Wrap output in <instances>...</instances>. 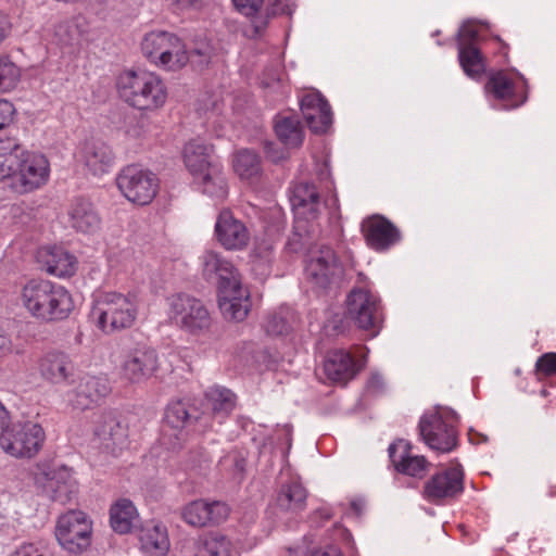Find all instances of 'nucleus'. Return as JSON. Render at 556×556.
Instances as JSON below:
<instances>
[{
    "label": "nucleus",
    "mask_w": 556,
    "mask_h": 556,
    "mask_svg": "<svg viewBox=\"0 0 556 556\" xmlns=\"http://www.w3.org/2000/svg\"><path fill=\"white\" fill-rule=\"evenodd\" d=\"M16 301L27 316L43 324L64 321L75 311L71 291L43 278H29L22 282Z\"/></svg>",
    "instance_id": "obj_1"
},
{
    "label": "nucleus",
    "mask_w": 556,
    "mask_h": 556,
    "mask_svg": "<svg viewBox=\"0 0 556 556\" xmlns=\"http://www.w3.org/2000/svg\"><path fill=\"white\" fill-rule=\"evenodd\" d=\"M4 168V181L15 195L42 189L51 176V164L45 153L27 150L17 143L8 144Z\"/></svg>",
    "instance_id": "obj_2"
},
{
    "label": "nucleus",
    "mask_w": 556,
    "mask_h": 556,
    "mask_svg": "<svg viewBox=\"0 0 556 556\" xmlns=\"http://www.w3.org/2000/svg\"><path fill=\"white\" fill-rule=\"evenodd\" d=\"M121 99L129 106L141 112H156L168 100V87L165 80L152 71H127L117 79Z\"/></svg>",
    "instance_id": "obj_3"
},
{
    "label": "nucleus",
    "mask_w": 556,
    "mask_h": 556,
    "mask_svg": "<svg viewBox=\"0 0 556 556\" xmlns=\"http://www.w3.org/2000/svg\"><path fill=\"white\" fill-rule=\"evenodd\" d=\"M212 146L194 139L190 140L184 149V163L202 185V191L212 198L224 201L228 195V186L222 172V166L213 156Z\"/></svg>",
    "instance_id": "obj_4"
},
{
    "label": "nucleus",
    "mask_w": 556,
    "mask_h": 556,
    "mask_svg": "<svg viewBox=\"0 0 556 556\" xmlns=\"http://www.w3.org/2000/svg\"><path fill=\"white\" fill-rule=\"evenodd\" d=\"M139 302L136 292L100 293L92 309L98 328L103 333L111 334L132 327L139 313Z\"/></svg>",
    "instance_id": "obj_5"
},
{
    "label": "nucleus",
    "mask_w": 556,
    "mask_h": 556,
    "mask_svg": "<svg viewBox=\"0 0 556 556\" xmlns=\"http://www.w3.org/2000/svg\"><path fill=\"white\" fill-rule=\"evenodd\" d=\"M457 414L446 407L426 413L419 421V432L429 448L450 453L457 446Z\"/></svg>",
    "instance_id": "obj_6"
},
{
    "label": "nucleus",
    "mask_w": 556,
    "mask_h": 556,
    "mask_svg": "<svg viewBox=\"0 0 556 556\" xmlns=\"http://www.w3.org/2000/svg\"><path fill=\"white\" fill-rule=\"evenodd\" d=\"M166 303L168 318L180 330L191 336H201L210 330L212 318L200 300L179 293L168 296Z\"/></svg>",
    "instance_id": "obj_7"
},
{
    "label": "nucleus",
    "mask_w": 556,
    "mask_h": 556,
    "mask_svg": "<svg viewBox=\"0 0 556 556\" xmlns=\"http://www.w3.org/2000/svg\"><path fill=\"white\" fill-rule=\"evenodd\" d=\"M92 520L81 510L62 514L55 522L54 536L60 546L71 554H81L91 545Z\"/></svg>",
    "instance_id": "obj_8"
},
{
    "label": "nucleus",
    "mask_w": 556,
    "mask_h": 556,
    "mask_svg": "<svg viewBox=\"0 0 556 556\" xmlns=\"http://www.w3.org/2000/svg\"><path fill=\"white\" fill-rule=\"evenodd\" d=\"M348 317L367 338L379 334L383 324V312L380 299L367 289H353L346 300Z\"/></svg>",
    "instance_id": "obj_9"
},
{
    "label": "nucleus",
    "mask_w": 556,
    "mask_h": 556,
    "mask_svg": "<svg viewBox=\"0 0 556 556\" xmlns=\"http://www.w3.org/2000/svg\"><path fill=\"white\" fill-rule=\"evenodd\" d=\"M46 433L36 422L8 426L0 434L1 450L14 458H33L43 446Z\"/></svg>",
    "instance_id": "obj_10"
},
{
    "label": "nucleus",
    "mask_w": 556,
    "mask_h": 556,
    "mask_svg": "<svg viewBox=\"0 0 556 556\" xmlns=\"http://www.w3.org/2000/svg\"><path fill=\"white\" fill-rule=\"evenodd\" d=\"M31 475L35 484L48 492L53 501L63 505L70 503L78 493L74 472L66 466L54 468L49 462H39L34 466Z\"/></svg>",
    "instance_id": "obj_11"
},
{
    "label": "nucleus",
    "mask_w": 556,
    "mask_h": 556,
    "mask_svg": "<svg viewBox=\"0 0 556 556\" xmlns=\"http://www.w3.org/2000/svg\"><path fill=\"white\" fill-rule=\"evenodd\" d=\"M485 93L501 102L504 109H516L528 99L527 79L515 70L490 73L484 86Z\"/></svg>",
    "instance_id": "obj_12"
},
{
    "label": "nucleus",
    "mask_w": 556,
    "mask_h": 556,
    "mask_svg": "<svg viewBox=\"0 0 556 556\" xmlns=\"http://www.w3.org/2000/svg\"><path fill=\"white\" fill-rule=\"evenodd\" d=\"M123 195L134 204L147 205L157 194L160 181L155 174L136 165L126 166L116 178Z\"/></svg>",
    "instance_id": "obj_13"
},
{
    "label": "nucleus",
    "mask_w": 556,
    "mask_h": 556,
    "mask_svg": "<svg viewBox=\"0 0 556 556\" xmlns=\"http://www.w3.org/2000/svg\"><path fill=\"white\" fill-rule=\"evenodd\" d=\"M368 349L355 345L351 351L334 350L324 362V372L332 383L345 386L364 368Z\"/></svg>",
    "instance_id": "obj_14"
},
{
    "label": "nucleus",
    "mask_w": 556,
    "mask_h": 556,
    "mask_svg": "<svg viewBox=\"0 0 556 556\" xmlns=\"http://www.w3.org/2000/svg\"><path fill=\"white\" fill-rule=\"evenodd\" d=\"M218 305L223 316L229 320L242 321L251 308L250 292L241 283L240 275L218 282Z\"/></svg>",
    "instance_id": "obj_15"
},
{
    "label": "nucleus",
    "mask_w": 556,
    "mask_h": 556,
    "mask_svg": "<svg viewBox=\"0 0 556 556\" xmlns=\"http://www.w3.org/2000/svg\"><path fill=\"white\" fill-rule=\"evenodd\" d=\"M464 490V471L458 464L433 475L424 485L422 496L430 503L441 504L459 495Z\"/></svg>",
    "instance_id": "obj_16"
},
{
    "label": "nucleus",
    "mask_w": 556,
    "mask_h": 556,
    "mask_svg": "<svg viewBox=\"0 0 556 556\" xmlns=\"http://www.w3.org/2000/svg\"><path fill=\"white\" fill-rule=\"evenodd\" d=\"M111 392L109 379L86 375L79 379L76 388L66 394L67 405L74 409H87L106 397Z\"/></svg>",
    "instance_id": "obj_17"
},
{
    "label": "nucleus",
    "mask_w": 556,
    "mask_h": 556,
    "mask_svg": "<svg viewBox=\"0 0 556 556\" xmlns=\"http://www.w3.org/2000/svg\"><path fill=\"white\" fill-rule=\"evenodd\" d=\"M157 368L159 359L155 350L138 345L124 356L121 374L130 382H140L150 378Z\"/></svg>",
    "instance_id": "obj_18"
},
{
    "label": "nucleus",
    "mask_w": 556,
    "mask_h": 556,
    "mask_svg": "<svg viewBox=\"0 0 556 556\" xmlns=\"http://www.w3.org/2000/svg\"><path fill=\"white\" fill-rule=\"evenodd\" d=\"M306 498L307 492L301 481L291 478L288 482L281 484L268 509L278 518L291 517L305 509Z\"/></svg>",
    "instance_id": "obj_19"
},
{
    "label": "nucleus",
    "mask_w": 556,
    "mask_h": 556,
    "mask_svg": "<svg viewBox=\"0 0 556 556\" xmlns=\"http://www.w3.org/2000/svg\"><path fill=\"white\" fill-rule=\"evenodd\" d=\"M229 516V507L219 501L207 502L195 500L184 506L181 510L182 520L192 527H205L218 525Z\"/></svg>",
    "instance_id": "obj_20"
},
{
    "label": "nucleus",
    "mask_w": 556,
    "mask_h": 556,
    "mask_svg": "<svg viewBox=\"0 0 556 556\" xmlns=\"http://www.w3.org/2000/svg\"><path fill=\"white\" fill-rule=\"evenodd\" d=\"M215 235L217 241L230 251H240L245 249L250 242V231L245 224L236 218L228 210H223L215 224Z\"/></svg>",
    "instance_id": "obj_21"
},
{
    "label": "nucleus",
    "mask_w": 556,
    "mask_h": 556,
    "mask_svg": "<svg viewBox=\"0 0 556 556\" xmlns=\"http://www.w3.org/2000/svg\"><path fill=\"white\" fill-rule=\"evenodd\" d=\"M477 41V30L471 26H464L458 43V60L464 73L472 79H480L485 72V61Z\"/></svg>",
    "instance_id": "obj_22"
},
{
    "label": "nucleus",
    "mask_w": 556,
    "mask_h": 556,
    "mask_svg": "<svg viewBox=\"0 0 556 556\" xmlns=\"http://www.w3.org/2000/svg\"><path fill=\"white\" fill-rule=\"evenodd\" d=\"M38 370L43 380L52 384L73 383L75 377V364L71 356L53 350L47 352L38 359Z\"/></svg>",
    "instance_id": "obj_23"
},
{
    "label": "nucleus",
    "mask_w": 556,
    "mask_h": 556,
    "mask_svg": "<svg viewBox=\"0 0 556 556\" xmlns=\"http://www.w3.org/2000/svg\"><path fill=\"white\" fill-rule=\"evenodd\" d=\"M354 541L351 532L343 526H334L328 532L327 539L318 546L304 551L302 545L287 548V556H344L343 548H353Z\"/></svg>",
    "instance_id": "obj_24"
},
{
    "label": "nucleus",
    "mask_w": 556,
    "mask_h": 556,
    "mask_svg": "<svg viewBox=\"0 0 556 556\" xmlns=\"http://www.w3.org/2000/svg\"><path fill=\"white\" fill-rule=\"evenodd\" d=\"M361 228L367 245L379 252L388 250L401 238L399 229L381 215L365 218Z\"/></svg>",
    "instance_id": "obj_25"
},
{
    "label": "nucleus",
    "mask_w": 556,
    "mask_h": 556,
    "mask_svg": "<svg viewBox=\"0 0 556 556\" xmlns=\"http://www.w3.org/2000/svg\"><path fill=\"white\" fill-rule=\"evenodd\" d=\"M390 459L396 471L415 477L422 478L429 470L430 463L425 456L414 455L409 442L397 440L389 446Z\"/></svg>",
    "instance_id": "obj_26"
},
{
    "label": "nucleus",
    "mask_w": 556,
    "mask_h": 556,
    "mask_svg": "<svg viewBox=\"0 0 556 556\" xmlns=\"http://www.w3.org/2000/svg\"><path fill=\"white\" fill-rule=\"evenodd\" d=\"M301 111L313 132H326L332 122L330 105L319 92H307L301 99Z\"/></svg>",
    "instance_id": "obj_27"
},
{
    "label": "nucleus",
    "mask_w": 556,
    "mask_h": 556,
    "mask_svg": "<svg viewBox=\"0 0 556 556\" xmlns=\"http://www.w3.org/2000/svg\"><path fill=\"white\" fill-rule=\"evenodd\" d=\"M38 261L47 274L58 278H70L75 275L77 258L61 247H43L38 251Z\"/></svg>",
    "instance_id": "obj_28"
},
{
    "label": "nucleus",
    "mask_w": 556,
    "mask_h": 556,
    "mask_svg": "<svg viewBox=\"0 0 556 556\" xmlns=\"http://www.w3.org/2000/svg\"><path fill=\"white\" fill-rule=\"evenodd\" d=\"M78 160L93 175L108 173L114 164V155L111 148L99 140L85 141L78 151Z\"/></svg>",
    "instance_id": "obj_29"
},
{
    "label": "nucleus",
    "mask_w": 556,
    "mask_h": 556,
    "mask_svg": "<svg viewBox=\"0 0 556 556\" xmlns=\"http://www.w3.org/2000/svg\"><path fill=\"white\" fill-rule=\"evenodd\" d=\"M139 542L143 556H166L170 546L166 528L154 522L140 529Z\"/></svg>",
    "instance_id": "obj_30"
},
{
    "label": "nucleus",
    "mask_w": 556,
    "mask_h": 556,
    "mask_svg": "<svg viewBox=\"0 0 556 556\" xmlns=\"http://www.w3.org/2000/svg\"><path fill=\"white\" fill-rule=\"evenodd\" d=\"M336 258L330 249L321 250L309 258L305 266V277L315 287L325 288L334 275Z\"/></svg>",
    "instance_id": "obj_31"
},
{
    "label": "nucleus",
    "mask_w": 556,
    "mask_h": 556,
    "mask_svg": "<svg viewBox=\"0 0 556 556\" xmlns=\"http://www.w3.org/2000/svg\"><path fill=\"white\" fill-rule=\"evenodd\" d=\"M176 37V34L167 30L155 29L148 31L140 42L142 55L151 65L156 67Z\"/></svg>",
    "instance_id": "obj_32"
},
{
    "label": "nucleus",
    "mask_w": 556,
    "mask_h": 556,
    "mask_svg": "<svg viewBox=\"0 0 556 556\" xmlns=\"http://www.w3.org/2000/svg\"><path fill=\"white\" fill-rule=\"evenodd\" d=\"M94 434L104 447L113 452L122 447L128 438L127 428L112 414H104L97 420Z\"/></svg>",
    "instance_id": "obj_33"
},
{
    "label": "nucleus",
    "mask_w": 556,
    "mask_h": 556,
    "mask_svg": "<svg viewBox=\"0 0 556 556\" xmlns=\"http://www.w3.org/2000/svg\"><path fill=\"white\" fill-rule=\"evenodd\" d=\"M68 223L80 232H93L100 227V217L92 204L83 198H77L70 204Z\"/></svg>",
    "instance_id": "obj_34"
},
{
    "label": "nucleus",
    "mask_w": 556,
    "mask_h": 556,
    "mask_svg": "<svg viewBox=\"0 0 556 556\" xmlns=\"http://www.w3.org/2000/svg\"><path fill=\"white\" fill-rule=\"evenodd\" d=\"M195 556H239L229 538L217 531L200 535L194 546Z\"/></svg>",
    "instance_id": "obj_35"
},
{
    "label": "nucleus",
    "mask_w": 556,
    "mask_h": 556,
    "mask_svg": "<svg viewBox=\"0 0 556 556\" xmlns=\"http://www.w3.org/2000/svg\"><path fill=\"white\" fill-rule=\"evenodd\" d=\"M192 424L187 405L182 401H176L168 404L163 420V432L166 434L173 431V435L179 441L187 440V428Z\"/></svg>",
    "instance_id": "obj_36"
},
{
    "label": "nucleus",
    "mask_w": 556,
    "mask_h": 556,
    "mask_svg": "<svg viewBox=\"0 0 556 556\" xmlns=\"http://www.w3.org/2000/svg\"><path fill=\"white\" fill-rule=\"evenodd\" d=\"M291 202L296 213L314 219L319 208V194L315 185L301 181L293 186Z\"/></svg>",
    "instance_id": "obj_37"
},
{
    "label": "nucleus",
    "mask_w": 556,
    "mask_h": 556,
    "mask_svg": "<svg viewBox=\"0 0 556 556\" xmlns=\"http://www.w3.org/2000/svg\"><path fill=\"white\" fill-rule=\"evenodd\" d=\"M275 132L287 148H299L303 142V130L295 115L279 114L275 119Z\"/></svg>",
    "instance_id": "obj_38"
},
{
    "label": "nucleus",
    "mask_w": 556,
    "mask_h": 556,
    "mask_svg": "<svg viewBox=\"0 0 556 556\" xmlns=\"http://www.w3.org/2000/svg\"><path fill=\"white\" fill-rule=\"evenodd\" d=\"M137 518V508L132 502L127 498H121L111 506L110 523L112 529L117 533L126 534L130 532Z\"/></svg>",
    "instance_id": "obj_39"
},
{
    "label": "nucleus",
    "mask_w": 556,
    "mask_h": 556,
    "mask_svg": "<svg viewBox=\"0 0 556 556\" xmlns=\"http://www.w3.org/2000/svg\"><path fill=\"white\" fill-rule=\"evenodd\" d=\"M189 61L190 54L187 45L182 38L177 36L156 67L165 72H179L187 66Z\"/></svg>",
    "instance_id": "obj_40"
},
{
    "label": "nucleus",
    "mask_w": 556,
    "mask_h": 556,
    "mask_svg": "<svg viewBox=\"0 0 556 556\" xmlns=\"http://www.w3.org/2000/svg\"><path fill=\"white\" fill-rule=\"evenodd\" d=\"M235 394L222 387L210 388L205 392V404L212 409L213 415L225 418L235 407Z\"/></svg>",
    "instance_id": "obj_41"
},
{
    "label": "nucleus",
    "mask_w": 556,
    "mask_h": 556,
    "mask_svg": "<svg viewBox=\"0 0 556 556\" xmlns=\"http://www.w3.org/2000/svg\"><path fill=\"white\" fill-rule=\"evenodd\" d=\"M232 167L241 179L250 180L261 172L260 157L250 150H240L232 157Z\"/></svg>",
    "instance_id": "obj_42"
},
{
    "label": "nucleus",
    "mask_w": 556,
    "mask_h": 556,
    "mask_svg": "<svg viewBox=\"0 0 556 556\" xmlns=\"http://www.w3.org/2000/svg\"><path fill=\"white\" fill-rule=\"evenodd\" d=\"M202 265L203 273L208 276L213 274L218 275L219 282H225V280H228L239 274L230 262L223 260L213 251H206L203 254Z\"/></svg>",
    "instance_id": "obj_43"
},
{
    "label": "nucleus",
    "mask_w": 556,
    "mask_h": 556,
    "mask_svg": "<svg viewBox=\"0 0 556 556\" xmlns=\"http://www.w3.org/2000/svg\"><path fill=\"white\" fill-rule=\"evenodd\" d=\"M22 77V71L7 54L0 55V93L10 92L16 88Z\"/></svg>",
    "instance_id": "obj_44"
},
{
    "label": "nucleus",
    "mask_w": 556,
    "mask_h": 556,
    "mask_svg": "<svg viewBox=\"0 0 556 556\" xmlns=\"http://www.w3.org/2000/svg\"><path fill=\"white\" fill-rule=\"evenodd\" d=\"M534 372L539 381L556 377V352L542 354L535 362Z\"/></svg>",
    "instance_id": "obj_45"
},
{
    "label": "nucleus",
    "mask_w": 556,
    "mask_h": 556,
    "mask_svg": "<svg viewBox=\"0 0 556 556\" xmlns=\"http://www.w3.org/2000/svg\"><path fill=\"white\" fill-rule=\"evenodd\" d=\"M289 316H291V314L286 309L269 315L264 325L267 333L273 336H281L283 333H287L288 330L291 328L288 318Z\"/></svg>",
    "instance_id": "obj_46"
},
{
    "label": "nucleus",
    "mask_w": 556,
    "mask_h": 556,
    "mask_svg": "<svg viewBox=\"0 0 556 556\" xmlns=\"http://www.w3.org/2000/svg\"><path fill=\"white\" fill-rule=\"evenodd\" d=\"M219 465L231 477L240 478L245 469V458L237 452H230L222 458Z\"/></svg>",
    "instance_id": "obj_47"
},
{
    "label": "nucleus",
    "mask_w": 556,
    "mask_h": 556,
    "mask_svg": "<svg viewBox=\"0 0 556 556\" xmlns=\"http://www.w3.org/2000/svg\"><path fill=\"white\" fill-rule=\"evenodd\" d=\"M8 556H52V553L43 542H23Z\"/></svg>",
    "instance_id": "obj_48"
},
{
    "label": "nucleus",
    "mask_w": 556,
    "mask_h": 556,
    "mask_svg": "<svg viewBox=\"0 0 556 556\" xmlns=\"http://www.w3.org/2000/svg\"><path fill=\"white\" fill-rule=\"evenodd\" d=\"M236 9L245 16L255 15L263 4V0H232Z\"/></svg>",
    "instance_id": "obj_49"
},
{
    "label": "nucleus",
    "mask_w": 556,
    "mask_h": 556,
    "mask_svg": "<svg viewBox=\"0 0 556 556\" xmlns=\"http://www.w3.org/2000/svg\"><path fill=\"white\" fill-rule=\"evenodd\" d=\"M15 108L12 102L0 99V130L8 127L14 118Z\"/></svg>",
    "instance_id": "obj_50"
},
{
    "label": "nucleus",
    "mask_w": 556,
    "mask_h": 556,
    "mask_svg": "<svg viewBox=\"0 0 556 556\" xmlns=\"http://www.w3.org/2000/svg\"><path fill=\"white\" fill-rule=\"evenodd\" d=\"M294 3L292 0H271L270 10L274 15L288 14L293 12Z\"/></svg>",
    "instance_id": "obj_51"
},
{
    "label": "nucleus",
    "mask_w": 556,
    "mask_h": 556,
    "mask_svg": "<svg viewBox=\"0 0 556 556\" xmlns=\"http://www.w3.org/2000/svg\"><path fill=\"white\" fill-rule=\"evenodd\" d=\"M383 387H384L383 378L378 374H374L369 377V379L367 381L366 390L368 393L378 394L383 390Z\"/></svg>",
    "instance_id": "obj_52"
},
{
    "label": "nucleus",
    "mask_w": 556,
    "mask_h": 556,
    "mask_svg": "<svg viewBox=\"0 0 556 556\" xmlns=\"http://www.w3.org/2000/svg\"><path fill=\"white\" fill-rule=\"evenodd\" d=\"M12 27L9 15L0 12V45L9 38L12 33Z\"/></svg>",
    "instance_id": "obj_53"
},
{
    "label": "nucleus",
    "mask_w": 556,
    "mask_h": 556,
    "mask_svg": "<svg viewBox=\"0 0 556 556\" xmlns=\"http://www.w3.org/2000/svg\"><path fill=\"white\" fill-rule=\"evenodd\" d=\"M365 508V503L362 500L355 498L352 500L349 504V508L345 511V515L349 517H361Z\"/></svg>",
    "instance_id": "obj_54"
},
{
    "label": "nucleus",
    "mask_w": 556,
    "mask_h": 556,
    "mask_svg": "<svg viewBox=\"0 0 556 556\" xmlns=\"http://www.w3.org/2000/svg\"><path fill=\"white\" fill-rule=\"evenodd\" d=\"M13 344L9 336L0 333V358L12 352Z\"/></svg>",
    "instance_id": "obj_55"
},
{
    "label": "nucleus",
    "mask_w": 556,
    "mask_h": 556,
    "mask_svg": "<svg viewBox=\"0 0 556 556\" xmlns=\"http://www.w3.org/2000/svg\"><path fill=\"white\" fill-rule=\"evenodd\" d=\"M11 424V415L5 406L0 402V434Z\"/></svg>",
    "instance_id": "obj_56"
},
{
    "label": "nucleus",
    "mask_w": 556,
    "mask_h": 556,
    "mask_svg": "<svg viewBox=\"0 0 556 556\" xmlns=\"http://www.w3.org/2000/svg\"><path fill=\"white\" fill-rule=\"evenodd\" d=\"M8 144L0 142V181L4 180Z\"/></svg>",
    "instance_id": "obj_57"
},
{
    "label": "nucleus",
    "mask_w": 556,
    "mask_h": 556,
    "mask_svg": "<svg viewBox=\"0 0 556 556\" xmlns=\"http://www.w3.org/2000/svg\"><path fill=\"white\" fill-rule=\"evenodd\" d=\"M281 71L280 68L275 70V74L270 78V80H263L265 86H270L274 80H280Z\"/></svg>",
    "instance_id": "obj_58"
},
{
    "label": "nucleus",
    "mask_w": 556,
    "mask_h": 556,
    "mask_svg": "<svg viewBox=\"0 0 556 556\" xmlns=\"http://www.w3.org/2000/svg\"><path fill=\"white\" fill-rule=\"evenodd\" d=\"M540 394L541 396L543 397H547L549 395V391L545 388H543L541 391H540Z\"/></svg>",
    "instance_id": "obj_59"
},
{
    "label": "nucleus",
    "mask_w": 556,
    "mask_h": 556,
    "mask_svg": "<svg viewBox=\"0 0 556 556\" xmlns=\"http://www.w3.org/2000/svg\"><path fill=\"white\" fill-rule=\"evenodd\" d=\"M270 157L274 160V161H277L279 157H275L273 155H270Z\"/></svg>",
    "instance_id": "obj_60"
}]
</instances>
